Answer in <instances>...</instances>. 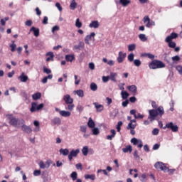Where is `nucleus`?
Masks as SVG:
<instances>
[{
    "instance_id": "21",
    "label": "nucleus",
    "mask_w": 182,
    "mask_h": 182,
    "mask_svg": "<svg viewBox=\"0 0 182 182\" xmlns=\"http://www.w3.org/2000/svg\"><path fill=\"white\" fill-rule=\"evenodd\" d=\"M60 114L63 117H70L71 113L69 111L62 110V111H60Z\"/></svg>"
},
{
    "instance_id": "4",
    "label": "nucleus",
    "mask_w": 182,
    "mask_h": 182,
    "mask_svg": "<svg viewBox=\"0 0 182 182\" xmlns=\"http://www.w3.org/2000/svg\"><path fill=\"white\" fill-rule=\"evenodd\" d=\"M163 129L164 130H166V129H171V130L173 132V133L178 132V126L174 125L173 122H169L166 124V126L163 127Z\"/></svg>"
},
{
    "instance_id": "12",
    "label": "nucleus",
    "mask_w": 182,
    "mask_h": 182,
    "mask_svg": "<svg viewBox=\"0 0 182 182\" xmlns=\"http://www.w3.org/2000/svg\"><path fill=\"white\" fill-rule=\"evenodd\" d=\"M94 36H96V33L95 32L91 33L90 35H87L85 38V42L86 45H90V41H92V38H94Z\"/></svg>"
},
{
    "instance_id": "1",
    "label": "nucleus",
    "mask_w": 182,
    "mask_h": 182,
    "mask_svg": "<svg viewBox=\"0 0 182 182\" xmlns=\"http://www.w3.org/2000/svg\"><path fill=\"white\" fill-rule=\"evenodd\" d=\"M149 69H163V68H166V64L163 63V61L154 60L149 65Z\"/></svg>"
},
{
    "instance_id": "60",
    "label": "nucleus",
    "mask_w": 182,
    "mask_h": 182,
    "mask_svg": "<svg viewBox=\"0 0 182 182\" xmlns=\"http://www.w3.org/2000/svg\"><path fill=\"white\" fill-rule=\"evenodd\" d=\"M109 80H110V77L109 76L102 77V81L104 82V83H107V82H109Z\"/></svg>"
},
{
    "instance_id": "56",
    "label": "nucleus",
    "mask_w": 182,
    "mask_h": 182,
    "mask_svg": "<svg viewBox=\"0 0 182 182\" xmlns=\"http://www.w3.org/2000/svg\"><path fill=\"white\" fill-rule=\"evenodd\" d=\"M55 6H56V8L58 9V11H60V12H62V11H63V8H62V6H60V3H56L55 4Z\"/></svg>"
},
{
    "instance_id": "6",
    "label": "nucleus",
    "mask_w": 182,
    "mask_h": 182,
    "mask_svg": "<svg viewBox=\"0 0 182 182\" xmlns=\"http://www.w3.org/2000/svg\"><path fill=\"white\" fill-rule=\"evenodd\" d=\"M155 168L156 170H161V171H164V173H167V166L162 162H156L154 165Z\"/></svg>"
},
{
    "instance_id": "23",
    "label": "nucleus",
    "mask_w": 182,
    "mask_h": 182,
    "mask_svg": "<svg viewBox=\"0 0 182 182\" xmlns=\"http://www.w3.org/2000/svg\"><path fill=\"white\" fill-rule=\"evenodd\" d=\"M156 112H158V116H163L164 114V108L163 107L160 106L156 109Z\"/></svg>"
},
{
    "instance_id": "10",
    "label": "nucleus",
    "mask_w": 182,
    "mask_h": 182,
    "mask_svg": "<svg viewBox=\"0 0 182 182\" xmlns=\"http://www.w3.org/2000/svg\"><path fill=\"white\" fill-rule=\"evenodd\" d=\"M21 130L24 132V133H27L28 134H31L32 133V128L31 127L26 125L25 124H22Z\"/></svg>"
},
{
    "instance_id": "7",
    "label": "nucleus",
    "mask_w": 182,
    "mask_h": 182,
    "mask_svg": "<svg viewBox=\"0 0 182 182\" xmlns=\"http://www.w3.org/2000/svg\"><path fill=\"white\" fill-rule=\"evenodd\" d=\"M50 164H52L51 160H47L46 163L43 162V161H41L38 164V166L40 168L45 169V168H49V167H50Z\"/></svg>"
},
{
    "instance_id": "22",
    "label": "nucleus",
    "mask_w": 182,
    "mask_h": 182,
    "mask_svg": "<svg viewBox=\"0 0 182 182\" xmlns=\"http://www.w3.org/2000/svg\"><path fill=\"white\" fill-rule=\"evenodd\" d=\"M30 32H33V35L34 36H36V38H38V36H39V28H36L35 27H32L30 29Z\"/></svg>"
},
{
    "instance_id": "37",
    "label": "nucleus",
    "mask_w": 182,
    "mask_h": 182,
    "mask_svg": "<svg viewBox=\"0 0 182 182\" xmlns=\"http://www.w3.org/2000/svg\"><path fill=\"white\" fill-rule=\"evenodd\" d=\"M34 126H36V128L34 129V132H40L41 128L39 127V122L38 121H34L33 122Z\"/></svg>"
},
{
    "instance_id": "14",
    "label": "nucleus",
    "mask_w": 182,
    "mask_h": 182,
    "mask_svg": "<svg viewBox=\"0 0 182 182\" xmlns=\"http://www.w3.org/2000/svg\"><path fill=\"white\" fill-rule=\"evenodd\" d=\"M136 126H137V124H136V119H132L128 124L127 129V130H130V129H136Z\"/></svg>"
},
{
    "instance_id": "8",
    "label": "nucleus",
    "mask_w": 182,
    "mask_h": 182,
    "mask_svg": "<svg viewBox=\"0 0 182 182\" xmlns=\"http://www.w3.org/2000/svg\"><path fill=\"white\" fill-rule=\"evenodd\" d=\"M126 56H127V54L126 53H123V51H119L118 53V57L117 58L118 63H123V62H124V59H126Z\"/></svg>"
},
{
    "instance_id": "47",
    "label": "nucleus",
    "mask_w": 182,
    "mask_h": 182,
    "mask_svg": "<svg viewBox=\"0 0 182 182\" xmlns=\"http://www.w3.org/2000/svg\"><path fill=\"white\" fill-rule=\"evenodd\" d=\"M134 65H135L137 68L141 65V61L139 59H136L134 60Z\"/></svg>"
},
{
    "instance_id": "18",
    "label": "nucleus",
    "mask_w": 182,
    "mask_h": 182,
    "mask_svg": "<svg viewBox=\"0 0 182 182\" xmlns=\"http://www.w3.org/2000/svg\"><path fill=\"white\" fill-rule=\"evenodd\" d=\"M87 126L90 129H94V127L96 126V124H95V121L92 119V117H90L87 122Z\"/></svg>"
},
{
    "instance_id": "20",
    "label": "nucleus",
    "mask_w": 182,
    "mask_h": 182,
    "mask_svg": "<svg viewBox=\"0 0 182 182\" xmlns=\"http://www.w3.org/2000/svg\"><path fill=\"white\" fill-rule=\"evenodd\" d=\"M51 123H53V124L59 126L60 123H62V120H60V118L59 117H55L51 120Z\"/></svg>"
},
{
    "instance_id": "24",
    "label": "nucleus",
    "mask_w": 182,
    "mask_h": 182,
    "mask_svg": "<svg viewBox=\"0 0 182 182\" xmlns=\"http://www.w3.org/2000/svg\"><path fill=\"white\" fill-rule=\"evenodd\" d=\"M133 148L130 145H127L125 148L122 149L123 153H132Z\"/></svg>"
},
{
    "instance_id": "53",
    "label": "nucleus",
    "mask_w": 182,
    "mask_h": 182,
    "mask_svg": "<svg viewBox=\"0 0 182 182\" xmlns=\"http://www.w3.org/2000/svg\"><path fill=\"white\" fill-rule=\"evenodd\" d=\"M74 79H75V85L77 86L80 83V79H77V75H74Z\"/></svg>"
},
{
    "instance_id": "11",
    "label": "nucleus",
    "mask_w": 182,
    "mask_h": 182,
    "mask_svg": "<svg viewBox=\"0 0 182 182\" xmlns=\"http://www.w3.org/2000/svg\"><path fill=\"white\" fill-rule=\"evenodd\" d=\"M178 36V34L176 33H171L170 34V36H168L166 39H165V42H170V41H173V39H176V38Z\"/></svg>"
},
{
    "instance_id": "5",
    "label": "nucleus",
    "mask_w": 182,
    "mask_h": 182,
    "mask_svg": "<svg viewBox=\"0 0 182 182\" xmlns=\"http://www.w3.org/2000/svg\"><path fill=\"white\" fill-rule=\"evenodd\" d=\"M149 113V116L148 117V119L150 120V122H154V120H156V117L159 116V112L156 109H150Z\"/></svg>"
},
{
    "instance_id": "62",
    "label": "nucleus",
    "mask_w": 182,
    "mask_h": 182,
    "mask_svg": "<svg viewBox=\"0 0 182 182\" xmlns=\"http://www.w3.org/2000/svg\"><path fill=\"white\" fill-rule=\"evenodd\" d=\"M143 117H144V115L138 113L137 115H135L134 119H143Z\"/></svg>"
},
{
    "instance_id": "34",
    "label": "nucleus",
    "mask_w": 182,
    "mask_h": 182,
    "mask_svg": "<svg viewBox=\"0 0 182 182\" xmlns=\"http://www.w3.org/2000/svg\"><path fill=\"white\" fill-rule=\"evenodd\" d=\"M41 97H42V95L41 94V92H37L32 95V98L33 100H38Z\"/></svg>"
},
{
    "instance_id": "25",
    "label": "nucleus",
    "mask_w": 182,
    "mask_h": 182,
    "mask_svg": "<svg viewBox=\"0 0 182 182\" xmlns=\"http://www.w3.org/2000/svg\"><path fill=\"white\" fill-rule=\"evenodd\" d=\"M18 79L21 80V82H23V83H25V82L28 81V76L25 75V73H22L19 77Z\"/></svg>"
},
{
    "instance_id": "13",
    "label": "nucleus",
    "mask_w": 182,
    "mask_h": 182,
    "mask_svg": "<svg viewBox=\"0 0 182 182\" xmlns=\"http://www.w3.org/2000/svg\"><path fill=\"white\" fill-rule=\"evenodd\" d=\"M63 100L65 101V105L73 103V100L72 97H70V95L69 94L63 96Z\"/></svg>"
},
{
    "instance_id": "30",
    "label": "nucleus",
    "mask_w": 182,
    "mask_h": 182,
    "mask_svg": "<svg viewBox=\"0 0 182 182\" xmlns=\"http://www.w3.org/2000/svg\"><path fill=\"white\" fill-rule=\"evenodd\" d=\"M78 153H80V151L79 149H76V150L73 149L70 152V155L72 156L73 157H76Z\"/></svg>"
},
{
    "instance_id": "15",
    "label": "nucleus",
    "mask_w": 182,
    "mask_h": 182,
    "mask_svg": "<svg viewBox=\"0 0 182 182\" xmlns=\"http://www.w3.org/2000/svg\"><path fill=\"white\" fill-rule=\"evenodd\" d=\"M99 26H100V24L99 23V21H93L89 25L90 28H94V29H97V28H99Z\"/></svg>"
},
{
    "instance_id": "49",
    "label": "nucleus",
    "mask_w": 182,
    "mask_h": 182,
    "mask_svg": "<svg viewBox=\"0 0 182 182\" xmlns=\"http://www.w3.org/2000/svg\"><path fill=\"white\" fill-rule=\"evenodd\" d=\"M6 21H9V17H6L0 20V22L3 26H5Z\"/></svg>"
},
{
    "instance_id": "28",
    "label": "nucleus",
    "mask_w": 182,
    "mask_h": 182,
    "mask_svg": "<svg viewBox=\"0 0 182 182\" xmlns=\"http://www.w3.org/2000/svg\"><path fill=\"white\" fill-rule=\"evenodd\" d=\"M75 59V55H65V60L67 62H73Z\"/></svg>"
},
{
    "instance_id": "40",
    "label": "nucleus",
    "mask_w": 182,
    "mask_h": 182,
    "mask_svg": "<svg viewBox=\"0 0 182 182\" xmlns=\"http://www.w3.org/2000/svg\"><path fill=\"white\" fill-rule=\"evenodd\" d=\"M140 139H137L136 138H132L131 139V143H132V144H134V146H137L139 144V143L140 142Z\"/></svg>"
},
{
    "instance_id": "31",
    "label": "nucleus",
    "mask_w": 182,
    "mask_h": 182,
    "mask_svg": "<svg viewBox=\"0 0 182 182\" xmlns=\"http://www.w3.org/2000/svg\"><path fill=\"white\" fill-rule=\"evenodd\" d=\"M85 178L86 180H96V176L95 174H87L85 176Z\"/></svg>"
},
{
    "instance_id": "16",
    "label": "nucleus",
    "mask_w": 182,
    "mask_h": 182,
    "mask_svg": "<svg viewBox=\"0 0 182 182\" xmlns=\"http://www.w3.org/2000/svg\"><path fill=\"white\" fill-rule=\"evenodd\" d=\"M127 89L132 93H137V86L134 85L127 86Z\"/></svg>"
},
{
    "instance_id": "27",
    "label": "nucleus",
    "mask_w": 182,
    "mask_h": 182,
    "mask_svg": "<svg viewBox=\"0 0 182 182\" xmlns=\"http://www.w3.org/2000/svg\"><path fill=\"white\" fill-rule=\"evenodd\" d=\"M74 92L79 97H83V96H85V92H83V90H77Z\"/></svg>"
},
{
    "instance_id": "39",
    "label": "nucleus",
    "mask_w": 182,
    "mask_h": 182,
    "mask_svg": "<svg viewBox=\"0 0 182 182\" xmlns=\"http://www.w3.org/2000/svg\"><path fill=\"white\" fill-rule=\"evenodd\" d=\"M91 90H92V92H96V90H97V85H96V83L95 82H92L90 84V86Z\"/></svg>"
},
{
    "instance_id": "54",
    "label": "nucleus",
    "mask_w": 182,
    "mask_h": 182,
    "mask_svg": "<svg viewBox=\"0 0 182 182\" xmlns=\"http://www.w3.org/2000/svg\"><path fill=\"white\" fill-rule=\"evenodd\" d=\"M60 28L59 26H55L52 28L51 32L52 33H55V32H57V31H59Z\"/></svg>"
},
{
    "instance_id": "19",
    "label": "nucleus",
    "mask_w": 182,
    "mask_h": 182,
    "mask_svg": "<svg viewBox=\"0 0 182 182\" xmlns=\"http://www.w3.org/2000/svg\"><path fill=\"white\" fill-rule=\"evenodd\" d=\"M95 107L97 109V112H102L104 107L102 105L99 104L98 102H94L93 103Z\"/></svg>"
},
{
    "instance_id": "52",
    "label": "nucleus",
    "mask_w": 182,
    "mask_h": 182,
    "mask_svg": "<svg viewBox=\"0 0 182 182\" xmlns=\"http://www.w3.org/2000/svg\"><path fill=\"white\" fill-rule=\"evenodd\" d=\"M122 124H123V122L122 121L118 122L117 127H116L117 132H120V130L122 129L120 128V127L122 126Z\"/></svg>"
},
{
    "instance_id": "3",
    "label": "nucleus",
    "mask_w": 182,
    "mask_h": 182,
    "mask_svg": "<svg viewBox=\"0 0 182 182\" xmlns=\"http://www.w3.org/2000/svg\"><path fill=\"white\" fill-rule=\"evenodd\" d=\"M43 104H40L38 105V103L32 102L30 112H31V113H35V112H39V110H42V109H43Z\"/></svg>"
},
{
    "instance_id": "17",
    "label": "nucleus",
    "mask_w": 182,
    "mask_h": 182,
    "mask_svg": "<svg viewBox=\"0 0 182 182\" xmlns=\"http://www.w3.org/2000/svg\"><path fill=\"white\" fill-rule=\"evenodd\" d=\"M117 73H110L109 77V80H112V82H117V80H116V77H117Z\"/></svg>"
},
{
    "instance_id": "48",
    "label": "nucleus",
    "mask_w": 182,
    "mask_h": 182,
    "mask_svg": "<svg viewBox=\"0 0 182 182\" xmlns=\"http://www.w3.org/2000/svg\"><path fill=\"white\" fill-rule=\"evenodd\" d=\"M75 26L76 28H82V22H80V20L79 18L76 19Z\"/></svg>"
},
{
    "instance_id": "45",
    "label": "nucleus",
    "mask_w": 182,
    "mask_h": 182,
    "mask_svg": "<svg viewBox=\"0 0 182 182\" xmlns=\"http://www.w3.org/2000/svg\"><path fill=\"white\" fill-rule=\"evenodd\" d=\"M87 130V127H86L85 125H82L80 127V131L82 133H86Z\"/></svg>"
},
{
    "instance_id": "59",
    "label": "nucleus",
    "mask_w": 182,
    "mask_h": 182,
    "mask_svg": "<svg viewBox=\"0 0 182 182\" xmlns=\"http://www.w3.org/2000/svg\"><path fill=\"white\" fill-rule=\"evenodd\" d=\"M43 72H44V73H47V75L52 73V70H50V69H48L46 67L43 68Z\"/></svg>"
},
{
    "instance_id": "63",
    "label": "nucleus",
    "mask_w": 182,
    "mask_h": 182,
    "mask_svg": "<svg viewBox=\"0 0 182 182\" xmlns=\"http://www.w3.org/2000/svg\"><path fill=\"white\" fill-rule=\"evenodd\" d=\"M176 70H178L179 75H181L182 76V66L181 65L177 66Z\"/></svg>"
},
{
    "instance_id": "41",
    "label": "nucleus",
    "mask_w": 182,
    "mask_h": 182,
    "mask_svg": "<svg viewBox=\"0 0 182 182\" xmlns=\"http://www.w3.org/2000/svg\"><path fill=\"white\" fill-rule=\"evenodd\" d=\"M166 43H168V47L171 48L172 49H174L177 45L174 41L166 42Z\"/></svg>"
},
{
    "instance_id": "46",
    "label": "nucleus",
    "mask_w": 182,
    "mask_h": 182,
    "mask_svg": "<svg viewBox=\"0 0 182 182\" xmlns=\"http://www.w3.org/2000/svg\"><path fill=\"white\" fill-rule=\"evenodd\" d=\"M70 177L73 178V181H75V180L77 179V173L75 171L73 172L70 175Z\"/></svg>"
},
{
    "instance_id": "44",
    "label": "nucleus",
    "mask_w": 182,
    "mask_h": 182,
    "mask_svg": "<svg viewBox=\"0 0 182 182\" xmlns=\"http://www.w3.org/2000/svg\"><path fill=\"white\" fill-rule=\"evenodd\" d=\"M136 49V44H131L128 46V50L129 52H132Z\"/></svg>"
},
{
    "instance_id": "38",
    "label": "nucleus",
    "mask_w": 182,
    "mask_h": 182,
    "mask_svg": "<svg viewBox=\"0 0 182 182\" xmlns=\"http://www.w3.org/2000/svg\"><path fill=\"white\" fill-rule=\"evenodd\" d=\"M121 96L122 99L126 100L129 97V92H127V91H122Z\"/></svg>"
},
{
    "instance_id": "58",
    "label": "nucleus",
    "mask_w": 182,
    "mask_h": 182,
    "mask_svg": "<svg viewBox=\"0 0 182 182\" xmlns=\"http://www.w3.org/2000/svg\"><path fill=\"white\" fill-rule=\"evenodd\" d=\"M171 60H173V62H178V60H180V56L178 55H176L171 58Z\"/></svg>"
},
{
    "instance_id": "57",
    "label": "nucleus",
    "mask_w": 182,
    "mask_h": 182,
    "mask_svg": "<svg viewBox=\"0 0 182 182\" xmlns=\"http://www.w3.org/2000/svg\"><path fill=\"white\" fill-rule=\"evenodd\" d=\"M10 48H11V52H15V49H16V44H15V43L11 44Z\"/></svg>"
},
{
    "instance_id": "50",
    "label": "nucleus",
    "mask_w": 182,
    "mask_h": 182,
    "mask_svg": "<svg viewBox=\"0 0 182 182\" xmlns=\"http://www.w3.org/2000/svg\"><path fill=\"white\" fill-rule=\"evenodd\" d=\"M128 60L129 62H133V60H134V54L130 53L129 55H128Z\"/></svg>"
},
{
    "instance_id": "64",
    "label": "nucleus",
    "mask_w": 182,
    "mask_h": 182,
    "mask_svg": "<svg viewBox=\"0 0 182 182\" xmlns=\"http://www.w3.org/2000/svg\"><path fill=\"white\" fill-rule=\"evenodd\" d=\"M33 174L36 176H41V170H35Z\"/></svg>"
},
{
    "instance_id": "42",
    "label": "nucleus",
    "mask_w": 182,
    "mask_h": 182,
    "mask_svg": "<svg viewBox=\"0 0 182 182\" xmlns=\"http://www.w3.org/2000/svg\"><path fill=\"white\" fill-rule=\"evenodd\" d=\"M139 38L142 42H146L147 41V37L146 36V34H139Z\"/></svg>"
},
{
    "instance_id": "35",
    "label": "nucleus",
    "mask_w": 182,
    "mask_h": 182,
    "mask_svg": "<svg viewBox=\"0 0 182 182\" xmlns=\"http://www.w3.org/2000/svg\"><path fill=\"white\" fill-rule=\"evenodd\" d=\"M92 132L93 136H97L100 133V131H99V128L94 127L92 129Z\"/></svg>"
},
{
    "instance_id": "32",
    "label": "nucleus",
    "mask_w": 182,
    "mask_h": 182,
    "mask_svg": "<svg viewBox=\"0 0 182 182\" xmlns=\"http://www.w3.org/2000/svg\"><path fill=\"white\" fill-rule=\"evenodd\" d=\"M59 152L60 153V154H63V156H68V154H69V149H60Z\"/></svg>"
},
{
    "instance_id": "2",
    "label": "nucleus",
    "mask_w": 182,
    "mask_h": 182,
    "mask_svg": "<svg viewBox=\"0 0 182 182\" xmlns=\"http://www.w3.org/2000/svg\"><path fill=\"white\" fill-rule=\"evenodd\" d=\"M11 126H14V127H21V126H22V124H24L25 123V120H23V119L22 118H15V117H11L10 118V122H9Z\"/></svg>"
},
{
    "instance_id": "51",
    "label": "nucleus",
    "mask_w": 182,
    "mask_h": 182,
    "mask_svg": "<svg viewBox=\"0 0 182 182\" xmlns=\"http://www.w3.org/2000/svg\"><path fill=\"white\" fill-rule=\"evenodd\" d=\"M143 56H146V58H149V59L154 58V55H153L151 53H144V54H143Z\"/></svg>"
},
{
    "instance_id": "9",
    "label": "nucleus",
    "mask_w": 182,
    "mask_h": 182,
    "mask_svg": "<svg viewBox=\"0 0 182 182\" xmlns=\"http://www.w3.org/2000/svg\"><path fill=\"white\" fill-rule=\"evenodd\" d=\"M144 23H146V28H150V26H154V25H156V23H154V21H150V18L148 16L144 17Z\"/></svg>"
},
{
    "instance_id": "33",
    "label": "nucleus",
    "mask_w": 182,
    "mask_h": 182,
    "mask_svg": "<svg viewBox=\"0 0 182 182\" xmlns=\"http://www.w3.org/2000/svg\"><path fill=\"white\" fill-rule=\"evenodd\" d=\"M119 4H121L122 6H127V5L130 4V0H119Z\"/></svg>"
},
{
    "instance_id": "55",
    "label": "nucleus",
    "mask_w": 182,
    "mask_h": 182,
    "mask_svg": "<svg viewBox=\"0 0 182 182\" xmlns=\"http://www.w3.org/2000/svg\"><path fill=\"white\" fill-rule=\"evenodd\" d=\"M159 132H160V130H159V129L155 128V129H154L153 131H152V134H153L154 136H157V134H159Z\"/></svg>"
},
{
    "instance_id": "26",
    "label": "nucleus",
    "mask_w": 182,
    "mask_h": 182,
    "mask_svg": "<svg viewBox=\"0 0 182 182\" xmlns=\"http://www.w3.org/2000/svg\"><path fill=\"white\" fill-rule=\"evenodd\" d=\"M76 6H77V3H76L75 0H72L70 4V9L75 11V9H76Z\"/></svg>"
},
{
    "instance_id": "36",
    "label": "nucleus",
    "mask_w": 182,
    "mask_h": 182,
    "mask_svg": "<svg viewBox=\"0 0 182 182\" xmlns=\"http://www.w3.org/2000/svg\"><path fill=\"white\" fill-rule=\"evenodd\" d=\"M47 55H50V57L46 58V62H50V60L53 61V58H55V55L52 52L47 53Z\"/></svg>"
},
{
    "instance_id": "43",
    "label": "nucleus",
    "mask_w": 182,
    "mask_h": 182,
    "mask_svg": "<svg viewBox=\"0 0 182 182\" xmlns=\"http://www.w3.org/2000/svg\"><path fill=\"white\" fill-rule=\"evenodd\" d=\"M82 153L83 156H87V153H89V148L87 146H84L82 149Z\"/></svg>"
},
{
    "instance_id": "29",
    "label": "nucleus",
    "mask_w": 182,
    "mask_h": 182,
    "mask_svg": "<svg viewBox=\"0 0 182 182\" xmlns=\"http://www.w3.org/2000/svg\"><path fill=\"white\" fill-rule=\"evenodd\" d=\"M67 107H65L66 110H69V112H72V110H73V109H75V104L73 103H70V104H67Z\"/></svg>"
},
{
    "instance_id": "61",
    "label": "nucleus",
    "mask_w": 182,
    "mask_h": 182,
    "mask_svg": "<svg viewBox=\"0 0 182 182\" xmlns=\"http://www.w3.org/2000/svg\"><path fill=\"white\" fill-rule=\"evenodd\" d=\"M32 20H28L25 22L26 26H32Z\"/></svg>"
}]
</instances>
